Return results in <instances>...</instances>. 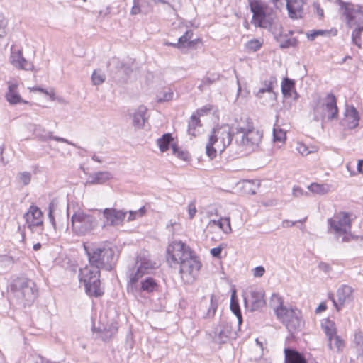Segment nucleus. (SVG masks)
<instances>
[{"label": "nucleus", "instance_id": "obj_1", "mask_svg": "<svg viewBox=\"0 0 363 363\" xmlns=\"http://www.w3.org/2000/svg\"><path fill=\"white\" fill-rule=\"evenodd\" d=\"M167 262L172 268L178 269L181 277L190 281L198 274L201 264L191 248L182 241H172L167 247Z\"/></svg>", "mask_w": 363, "mask_h": 363}, {"label": "nucleus", "instance_id": "obj_2", "mask_svg": "<svg viewBox=\"0 0 363 363\" xmlns=\"http://www.w3.org/2000/svg\"><path fill=\"white\" fill-rule=\"evenodd\" d=\"M235 133V143L247 152L255 151L258 148L262 139V133L257 130L252 121L247 117L236 119L233 123Z\"/></svg>", "mask_w": 363, "mask_h": 363}, {"label": "nucleus", "instance_id": "obj_3", "mask_svg": "<svg viewBox=\"0 0 363 363\" xmlns=\"http://www.w3.org/2000/svg\"><path fill=\"white\" fill-rule=\"evenodd\" d=\"M269 306L277 318L291 333L299 330L301 327V311L296 308H287L284 305V298L278 294H273L269 300Z\"/></svg>", "mask_w": 363, "mask_h": 363}, {"label": "nucleus", "instance_id": "obj_4", "mask_svg": "<svg viewBox=\"0 0 363 363\" xmlns=\"http://www.w3.org/2000/svg\"><path fill=\"white\" fill-rule=\"evenodd\" d=\"M234 130L233 124L231 126L225 124L213 129L206 146V152L210 159L215 158L217 152H223L230 145Z\"/></svg>", "mask_w": 363, "mask_h": 363}, {"label": "nucleus", "instance_id": "obj_5", "mask_svg": "<svg viewBox=\"0 0 363 363\" xmlns=\"http://www.w3.org/2000/svg\"><path fill=\"white\" fill-rule=\"evenodd\" d=\"M157 267V263L151 260L149 252L145 250L140 251L136 257L134 266L127 272L130 288H136L138 280L144 275L151 274Z\"/></svg>", "mask_w": 363, "mask_h": 363}, {"label": "nucleus", "instance_id": "obj_6", "mask_svg": "<svg viewBox=\"0 0 363 363\" xmlns=\"http://www.w3.org/2000/svg\"><path fill=\"white\" fill-rule=\"evenodd\" d=\"M90 266L100 270L110 271L115 264L114 251L106 247H84Z\"/></svg>", "mask_w": 363, "mask_h": 363}, {"label": "nucleus", "instance_id": "obj_7", "mask_svg": "<svg viewBox=\"0 0 363 363\" xmlns=\"http://www.w3.org/2000/svg\"><path fill=\"white\" fill-rule=\"evenodd\" d=\"M330 230L334 234L336 240L341 242H348L357 240V236L351 233V220L349 214L340 212L328 219Z\"/></svg>", "mask_w": 363, "mask_h": 363}, {"label": "nucleus", "instance_id": "obj_8", "mask_svg": "<svg viewBox=\"0 0 363 363\" xmlns=\"http://www.w3.org/2000/svg\"><path fill=\"white\" fill-rule=\"evenodd\" d=\"M35 284L26 277L14 279L11 285V292L14 298L24 306L30 305L37 296Z\"/></svg>", "mask_w": 363, "mask_h": 363}, {"label": "nucleus", "instance_id": "obj_9", "mask_svg": "<svg viewBox=\"0 0 363 363\" xmlns=\"http://www.w3.org/2000/svg\"><path fill=\"white\" fill-rule=\"evenodd\" d=\"M100 271L91 266L80 269L79 279L84 283L86 292L90 296H100L103 291L100 287Z\"/></svg>", "mask_w": 363, "mask_h": 363}, {"label": "nucleus", "instance_id": "obj_10", "mask_svg": "<svg viewBox=\"0 0 363 363\" xmlns=\"http://www.w3.org/2000/svg\"><path fill=\"white\" fill-rule=\"evenodd\" d=\"M337 116L336 98L333 94H328L325 98L320 99L313 108V118L315 121H330L337 118Z\"/></svg>", "mask_w": 363, "mask_h": 363}, {"label": "nucleus", "instance_id": "obj_11", "mask_svg": "<svg viewBox=\"0 0 363 363\" xmlns=\"http://www.w3.org/2000/svg\"><path fill=\"white\" fill-rule=\"evenodd\" d=\"M72 232L77 235H84L91 232L98 224L96 218L89 213L78 211L71 217Z\"/></svg>", "mask_w": 363, "mask_h": 363}, {"label": "nucleus", "instance_id": "obj_12", "mask_svg": "<svg viewBox=\"0 0 363 363\" xmlns=\"http://www.w3.org/2000/svg\"><path fill=\"white\" fill-rule=\"evenodd\" d=\"M27 228L32 233H41L43 230V214L35 205H31L23 216Z\"/></svg>", "mask_w": 363, "mask_h": 363}, {"label": "nucleus", "instance_id": "obj_13", "mask_svg": "<svg viewBox=\"0 0 363 363\" xmlns=\"http://www.w3.org/2000/svg\"><path fill=\"white\" fill-rule=\"evenodd\" d=\"M338 1L341 7L345 9L344 15L349 26H363V7L345 4L341 0Z\"/></svg>", "mask_w": 363, "mask_h": 363}, {"label": "nucleus", "instance_id": "obj_14", "mask_svg": "<svg viewBox=\"0 0 363 363\" xmlns=\"http://www.w3.org/2000/svg\"><path fill=\"white\" fill-rule=\"evenodd\" d=\"M236 337V331L227 320H221L214 331L213 340L216 343L223 344Z\"/></svg>", "mask_w": 363, "mask_h": 363}, {"label": "nucleus", "instance_id": "obj_15", "mask_svg": "<svg viewBox=\"0 0 363 363\" xmlns=\"http://www.w3.org/2000/svg\"><path fill=\"white\" fill-rule=\"evenodd\" d=\"M244 303L251 311L262 308L265 305L264 292L262 290L251 289L244 296Z\"/></svg>", "mask_w": 363, "mask_h": 363}, {"label": "nucleus", "instance_id": "obj_16", "mask_svg": "<svg viewBox=\"0 0 363 363\" xmlns=\"http://www.w3.org/2000/svg\"><path fill=\"white\" fill-rule=\"evenodd\" d=\"M128 213L124 210H118L113 208H106L103 211L104 218V227L117 226L121 225Z\"/></svg>", "mask_w": 363, "mask_h": 363}, {"label": "nucleus", "instance_id": "obj_17", "mask_svg": "<svg viewBox=\"0 0 363 363\" xmlns=\"http://www.w3.org/2000/svg\"><path fill=\"white\" fill-rule=\"evenodd\" d=\"M8 88L5 93V98L11 105H16L18 104H28L21 96L18 91L19 84L16 80H10L7 82Z\"/></svg>", "mask_w": 363, "mask_h": 363}, {"label": "nucleus", "instance_id": "obj_18", "mask_svg": "<svg viewBox=\"0 0 363 363\" xmlns=\"http://www.w3.org/2000/svg\"><path fill=\"white\" fill-rule=\"evenodd\" d=\"M353 290L352 287L343 285L340 287L336 293L337 298L332 295L331 299L337 311H340L342 306L352 300Z\"/></svg>", "mask_w": 363, "mask_h": 363}, {"label": "nucleus", "instance_id": "obj_19", "mask_svg": "<svg viewBox=\"0 0 363 363\" xmlns=\"http://www.w3.org/2000/svg\"><path fill=\"white\" fill-rule=\"evenodd\" d=\"M33 133L36 138H38L40 141H47L48 140H54L57 142L65 143L73 146H75V144L69 141L66 138L54 136L52 135V132L47 131L44 127L40 125H33Z\"/></svg>", "mask_w": 363, "mask_h": 363}, {"label": "nucleus", "instance_id": "obj_20", "mask_svg": "<svg viewBox=\"0 0 363 363\" xmlns=\"http://www.w3.org/2000/svg\"><path fill=\"white\" fill-rule=\"evenodd\" d=\"M286 9L289 16L292 19H298L303 17V6L306 0H286Z\"/></svg>", "mask_w": 363, "mask_h": 363}, {"label": "nucleus", "instance_id": "obj_21", "mask_svg": "<svg viewBox=\"0 0 363 363\" xmlns=\"http://www.w3.org/2000/svg\"><path fill=\"white\" fill-rule=\"evenodd\" d=\"M10 61L13 66L19 69L33 70L34 68L33 64L23 57L22 52L19 50H11Z\"/></svg>", "mask_w": 363, "mask_h": 363}, {"label": "nucleus", "instance_id": "obj_22", "mask_svg": "<svg viewBox=\"0 0 363 363\" xmlns=\"http://www.w3.org/2000/svg\"><path fill=\"white\" fill-rule=\"evenodd\" d=\"M277 83V79L275 77H270L268 79L264 80L262 82L261 87L259 89L257 92L255 94L256 96L259 99H262L263 94L267 93L269 99L272 101L276 100L275 93L273 91L274 85Z\"/></svg>", "mask_w": 363, "mask_h": 363}, {"label": "nucleus", "instance_id": "obj_23", "mask_svg": "<svg viewBox=\"0 0 363 363\" xmlns=\"http://www.w3.org/2000/svg\"><path fill=\"white\" fill-rule=\"evenodd\" d=\"M359 121V116L357 109L354 106L347 107L342 125L349 129H353L358 125Z\"/></svg>", "mask_w": 363, "mask_h": 363}, {"label": "nucleus", "instance_id": "obj_24", "mask_svg": "<svg viewBox=\"0 0 363 363\" xmlns=\"http://www.w3.org/2000/svg\"><path fill=\"white\" fill-rule=\"evenodd\" d=\"M133 125L136 129L144 127L148 120L147 108L144 106H140L133 113Z\"/></svg>", "mask_w": 363, "mask_h": 363}, {"label": "nucleus", "instance_id": "obj_25", "mask_svg": "<svg viewBox=\"0 0 363 363\" xmlns=\"http://www.w3.org/2000/svg\"><path fill=\"white\" fill-rule=\"evenodd\" d=\"M118 332V326L116 323H111L104 327L103 329H99V337L103 341H109Z\"/></svg>", "mask_w": 363, "mask_h": 363}, {"label": "nucleus", "instance_id": "obj_26", "mask_svg": "<svg viewBox=\"0 0 363 363\" xmlns=\"http://www.w3.org/2000/svg\"><path fill=\"white\" fill-rule=\"evenodd\" d=\"M253 13V21L255 25L262 27L265 20V13L262 6L255 4L251 6Z\"/></svg>", "mask_w": 363, "mask_h": 363}, {"label": "nucleus", "instance_id": "obj_27", "mask_svg": "<svg viewBox=\"0 0 363 363\" xmlns=\"http://www.w3.org/2000/svg\"><path fill=\"white\" fill-rule=\"evenodd\" d=\"M321 326L327 336L328 341L331 342L332 337L337 335V328L335 323L328 319H325L323 321Z\"/></svg>", "mask_w": 363, "mask_h": 363}, {"label": "nucleus", "instance_id": "obj_28", "mask_svg": "<svg viewBox=\"0 0 363 363\" xmlns=\"http://www.w3.org/2000/svg\"><path fill=\"white\" fill-rule=\"evenodd\" d=\"M209 226H218L223 233H230L232 230L230 218H222L218 220H211Z\"/></svg>", "mask_w": 363, "mask_h": 363}, {"label": "nucleus", "instance_id": "obj_29", "mask_svg": "<svg viewBox=\"0 0 363 363\" xmlns=\"http://www.w3.org/2000/svg\"><path fill=\"white\" fill-rule=\"evenodd\" d=\"M308 189L313 194L324 195L330 191V186L328 184L312 183Z\"/></svg>", "mask_w": 363, "mask_h": 363}, {"label": "nucleus", "instance_id": "obj_30", "mask_svg": "<svg viewBox=\"0 0 363 363\" xmlns=\"http://www.w3.org/2000/svg\"><path fill=\"white\" fill-rule=\"evenodd\" d=\"M331 339V342L328 341L329 350H336L337 352H342L345 347V341L337 335L332 337Z\"/></svg>", "mask_w": 363, "mask_h": 363}, {"label": "nucleus", "instance_id": "obj_31", "mask_svg": "<svg viewBox=\"0 0 363 363\" xmlns=\"http://www.w3.org/2000/svg\"><path fill=\"white\" fill-rule=\"evenodd\" d=\"M157 289V284L156 281L152 277H146L141 281L140 289L148 293L156 291Z\"/></svg>", "mask_w": 363, "mask_h": 363}, {"label": "nucleus", "instance_id": "obj_32", "mask_svg": "<svg viewBox=\"0 0 363 363\" xmlns=\"http://www.w3.org/2000/svg\"><path fill=\"white\" fill-rule=\"evenodd\" d=\"M193 36V32L191 30H187L182 36L178 39V44H179V48H190L194 45V40H191Z\"/></svg>", "mask_w": 363, "mask_h": 363}, {"label": "nucleus", "instance_id": "obj_33", "mask_svg": "<svg viewBox=\"0 0 363 363\" xmlns=\"http://www.w3.org/2000/svg\"><path fill=\"white\" fill-rule=\"evenodd\" d=\"M294 82L289 78H284L281 83V91L284 96H291V92L294 89Z\"/></svg>", "mask_w": 363, "mask_h": 363}, {"label": "nucleus", "instance_id": "obj_34", "mask_svg": "<svg viewBox=\"0 0 363 363\" xmlns=\"http://www.w3.org/2000/svg\"><path fill=\"white\" fill-rule=\"evenodd\" d=\"M173 138L172 135L169 133H166L163 135V136L157 140V145L160 147V150L162 152H165L169 149V146L172 141Z\"/></svg>", "mask_w": 363, "mask_h": 363}, {"label": "nucleus", "instance_id": "obj_35", "mask_svg": "<svg viewBox=\"0 0 363 363\" xmlns=\"http://www.w3.org/2000/svg\"><path fill=\"white\" fill-rule=\"evenodd\" d=\"M200 120L199 116H198L196 114H193L191 117V119L189 122L188 125V133L189 135L195 136L196 135V128L197 127H200Z\"/></svg>", "mask_w": 363, "mask_h": 363}, {"label": "nucleus", "instance_id": "obj_36", "mask_svg": "<svg viewBox=\"0 0 363 363\" xmlns=\"http://www.w3.org/2000/svg\"><path fill=\"white\" fill-rule=\"evenodd\" d=\"M286 132L281 128L274 127L273 128V142L284 144L286 141Z\"/></svg>", "mask_w": 363, "mask_h": 363}, {"label": "nucleus", "instance_id": "obj_37", "mask_svg": "<svg viewBox=\"0 0 363 363\" xmlns=\"http://www.w3.org/2000/svg\"><path fill=\"white\" fill-rule=\"evenodd\" d=\"M106 80V74L101 69H96L91 75V81L94 85H100Z\"/></svg>", "mask_w": 363, "mask_h": 363}, {"label": "nucleus", "instance_id": "obj_38", "mask_svg": "<svg viewBox=\"0 0 363 363\" xmlns=\"http://www.w3.org/2000/svg\"><path fill=\"white\" fill-rule=\"evenodd\" d=\"M146 208L145 206H142L140 208L136 211H128V221H133L134 220H136L139 218H141L144 216L146 213Z\"/></svg>", "mask_w": 363, "mask_h": 363}, {"label": "nucleus", "instance_id": "obj_39", "mask_svg": "<svg viewBox=\"0 0 363 363\" xmlns=\"http://www.w3.org/2000/svg\"><path fill=\"white\" fill-rule=\"evenodd\" d=\"M172 149L173 154L177 156L178 158L183 160L184 161H187L189 159V154L187 151L182 150L175 144L172 145Z\"/></svg>", "mask_w": 363, "mask_h": 363}, {"label": "nucleus", "instance_id": "obj_40", "mask_svg": "<svg viewBox=\"0 0 363 363\" xmlns=\"http://www.w3.org/2000/svg\"><path fill=\"white\" fill-rule=\"evenodd\" d=\"M111 178V174L107 172H100L96 173L93 177L92 183H103Z\"/></svg>", "mask_w": 363, "mask_h": 363}, {"label": "nucleus", "instance_id": "obj_41", "mask_svg": "<svg viewBox=\"0 0 363 363\" xmlns=\"http://www.w3.org/2000/svg\"><path fill=\"white\" fill-rule=\"evenodd\" d=\"M230 310L235 315H239V313L241 312L238 301L236 296V292L234 290L231 294L230 298Z\"/></svg>", "mask_w": 363, "mask_h": 363}, {"label": "nucleus", "instance_id": "obj_42", "mask_svg": "<svg viewBox=\"0 0 363 363\" xmlns=\"http://www.w3.org/2000/svg\"><path fill=\"white\" fill-rule=\"evenodd\" d=\"M7 23L5 18L0 15V46L5 42L6 36V27Z\"/></svg>", "mask_w": 363, "mask_h": 363}, {"label": "nucleus", "instance_id": "obj_43", "mask_svg": "<svg viewBox=\"0 0 363 363\" xmlns=\"http://www.w3.org/2000/svg\"><path fill=\"white\" fill-rule=\"evenodd\" d=\"M245 191L251 194H255L258 189L259 183L257 181H246L244 182Z\"/></svg>", "mask_w": 363, "mask_h": 363}, {"label": "nucleus", "instance_id": "obj_44", "mask_svg": "<svg viewBox=\"0 0 363 363\" xmlns=\"http://www.w3.org/2000/svg\"><path fill=\"white\" fill-rule=\"evenodd\" d=\"M363 31V26H357L352 33V40L354 44L360 47L361 33Z\"/></svg>", "mask_w": 363, "mask_h": 363}, {"label": "nucleus", "instance_id": "obj_45", "mask_svg": "<svg viewBox=\"0 0 363 363\" xmlns=\"http://www.w3.org/2000/svg\"><path fill=\"white\" fill-rule=\"evenodd\" d=\"M174 93L170 89L164 91L157 95V99L158 102L169 101L172 100Z\"/></svg>", "mask_w": 363, "mask_h": 363}, {"label": "nucleus", "instance_id": "obj_46", "mask_svg": "<svg viewBox=\"0 0 363 363\" xmlns=\"http://www.w3.org/2000/svg\"><path fill=\"white\" fill-rule=\"evenodd\" d=\"M262 47V43L257 39H252L246 44V48L250 52H256Z\"/></svg>", "mask_w": 363, "mask_h": 363}, {"label": "nucleus", "instance_id": "obj_47", "mask_svg": "<svg viewBox=\"0 0 363 363\" xmlns=\"http://www.w3.org/2000/svg\"><path fill=\"white\" fill-rule=\"evenodd\" d=\"M17 178L19 183L26 186L31 181V174L28 172H22L18 174Z\"/></svg>", "mask_w": 363, "mask_h": 363}, {"label": "nucleus", "instance_id": "obj_48", "mask_svg": "<svg viewBox=\"0 0 363 363\" xmlns=\"http://www.w3.org/2000/svg\"><path fill=\"white\" fill-rule=\"evenodd\" d=\"M277 41L280 43V47L282 48H286L289 47H294L296 45L297 40L294 38H287L284 40H281V38L280 39L277 38Z\"/></svg>", "mask_w": 363, "mask_h": 363}, {"label": "nucleus", "instance_id": "obj_49", "mask_svg": "<svg viewBox=\"0 0 363 363\" xmlns=\"http://www.w3.org/2000/svg\"><path fill=\"white\" fill-rule=\"evenodd\" d=\"M214 298H215V296L213 295H211L210 306H209V308L206 313V316L208 318L213 317L215 315V313L217 310L218 303H217V301Z\"/></svg>", "mask_w": 363, "mask_h": 363}, {"label": "nucleus", "instance_id": "obj_50", "mask_svg": "<svg viewBox=\"0 0 363 363\" xmlns=\"http://www.w3.org/2000/svg\"><path fill=\"white\" fill-rule=\"evenodd\" d=\"M55 208H56V202H55V201L52 200L50 202L49 206H48V218L54 228H55V221L53 213L55 210Z\"/></svg>", "mask_w": 363, "mask_h": 363}, {"label": "nucleus", "instance_id": "obj_51", "mask_svg": "<svg viewBox=\"0 0 363 363\" xmlns=\"http://www.w3.org/2000/svg\"><path fill=\"white\" fill-rule=\"evenodd\" d=\"M298 152L302 155H307L309 153L314 152L315 150H309L308 147L303 143H298L296 147Z\"/></svg>", "mask_w": 363, "mask_h": 363}, {"label": "nucleus", "instance_id": "obj_52", "mask_svg": "<svg viewBox=\"0 0 363 363\" xmlns=\"http://www.w3.org/2000/svg\"><path fill=\"white\" fill-rule=\"evenodd\" d=\"M213 82V80L211 79L209 77H205L202 79L201 84L198 86V89L203 91L206 86H210Z\"/></svg>", "mask_w": 363, "mask_h": 363}, {"label": "nucleus", "instance_id": "obj_53", "mask_svg": "<svg viewBox=\"0 0 363 363\" xmlns=\"http://www.w3.org/2000/svg\"><path fill=\"white\" fill-rule=\"evenodd\" d=\"M354 342L357 345L363 346V333L360 331L356 332L354 334Z\"/></svg>", "mask_w": 363, "mask_h": 363}, {"label": "nucleus", "instance_id": "obj_54", "mask_svg": "<svg viewBox=\"0 0 363 363\" xmlns=\"http://www.w3.org/2000/svg\"><path fill=\"white\" fill-rule=\"evenodd\" d=\"M265 269L263 267L259 266L253 269V275L255 277H261L264 275Z\"/></svg>", "mask_w": 363, "mask_h": 363}, {"label": "nucleus", "instance_id": "obj_55", "mask_svg": "<svg viewBox=\"0 0 363 363\" xmlns=\"http://www.w3.org/2000/svg\"><path fill=\"white\" fill-rule=\"evenodd\" d=\"M196 211L197 210L195 204L194 203H189L188 206V213L190 219H192L194 217Z\"/></svg>", "mask_w": 363, "mask_h": 363}, {"label": "nucleus", "instance_id": "obj_56", "mask_svg": "<svg viewBox=\"0 0 363 363\" xmlns=\"http://www.w3.org/2000/svg\"><path fill=\"white\" fill-rule=\"evenodd\" d=\"M318 268L325 273H328L331 271L330 265L325 262H320L318 264Z\"/></svg>", "mask_w": 363, "mask_h": 363}, {"label": "nucleus", "instance_id": "obj_57", "mask_svg": "<svg viewBox=\"0 0 363 363\" xmlns=\"http://www.w3.org/2000/svg\"><path fill=\"white\" fill-rule=\"evenodd\" d=\"M33 91H40L41 93H43L46 95H48L50 96V97L51 98L52 100H54L55 99V94L54 92H51L50 93L48 91L43 89V88H40V87H35V88H33Z\"/></svg>", "mask_w": 363, "mask_h": 363}, {"label": "nucleus", "instance_id": "obj_58", "mask_svg": "<svg viewBox=\"0 0 363 363\" xmlns=\"http://www.w3.org/2000/svg\"><path fill=\"white\" fill-rule=\"evenodd\" d=\"M305 220H306V218L303 219V220H298V221H291V220H284L282 221L281 225H282L283 228H289V227H291V226L294 225L297 222L302 223V222H304Z\"/></svg>", "mask_w": 363, "mask_h": 363}, {"label": "nucleus", "instance_id": "obj_59", "mask_svg": "<svg viewBox=\"0 0 363 363\" xmlns=\"http://www.w3.org/2000/svg\"><path fill=\"white\" fill-rule=\"evenodd\" d=\"M221 252H222V247H214L211 250V255L213 257H218V258L220 257Z\"/></svg>", "mask_w": 363, "mask_h": 363}, {"label": "nucleus", "instance_id": "obj_60", "mask_svg": "<svg viewBox=\"0 0 363 363\" xmlns=\"http://www.w3.org/2000/svg\"><path fill=\"white\" fill-rule=\"evenodd\" d=\"M323 33H324L323 30H315V31L312 32L311 33H308L307 37L310 40H313L316 36H318L319 35H322Z\"/></svg>", "mask_w": 363, "mask_h": 363}, {"label": "nucleus", "instance_id": "obj_61", "mask_svg": "<svg viewBox=\"0 0 363 363\" xmlns=\"http://www.w3.org/2000/svg\"><path fill=\"white\" fill-rule=\"evenodd\" d=\"M292 194L295 197H299L303 195V191L300 187L294 186L293 188Z\"/></svg>", "mask_w": 363, "mask_h": 363}, {"label": "nucleus", "instance_id": "obj_62", "mask_svg": "<svg viewBox=\"0 0 363 363\" xmlns=\"http://www.w3.org/2000/svg\"><path fill=\"white\" fill-rule=\"evenodd\" d=\"M140 11V9L139 8V6H138L137 5H134L133 7H132V9H131V14L133 15H136L138 13H139Z\"/></svg>", "mask_w": 363, "mask_h": 363}, {"label": "nucleus", "instance_id": "obj_63", "mask_svg": "<svg viewBox=\"0 0 363 363\" xmlns=\"http://www.w3.org/2000/svg\"><path fill=\"white\" fill-rule=\"evenodd\" d=\"M326 309V305L323 303H320L318 307L316 308V312L319 313L320 311H323Z\"/></svg>", "mask_w": 363, "mask_h": 363}, {"label": "nucleus", "instance_id": "obj_64", "mask_svg": "<svg viewBox=\"0 0 363 363\" xmlns=\"http://www.w3.org/2000/svg\"><path fill=\"white\" fill-rule=\"evenodd\" d=\"M357 169L359 172L363 173V160L358 162Z\"/></svg>", "mask_w": 363, "mask_h": 363}]
</instances>
